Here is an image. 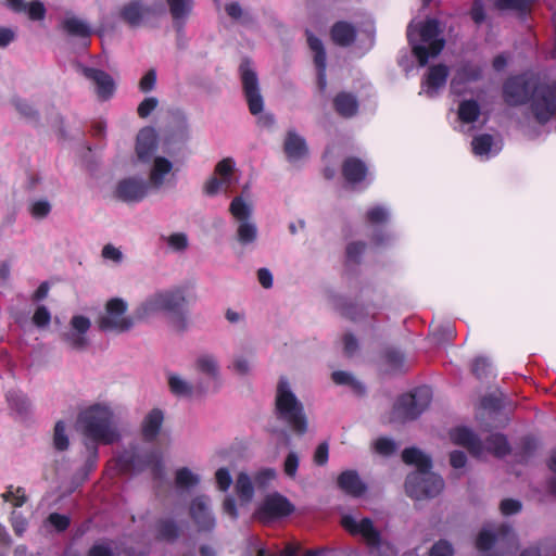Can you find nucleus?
I'll list each match as a JSON object with an SVG mask.
<instances>
[{
  "label": "nucleus",
  "mask_w": 556,
  "mask_h": 556,
  "mask_svg": "<svg viewBox=\"0 0 556 556\" xmlns=\"http://www.w3.org/2000/svg\"><path fill=\"white\" fill-rule=\"evenodd\" d=\"M137 455L135 453L125 452L117 459V466L122 472H130L136 469Z\"/></svg>",
  "instance_id": "603ef678"
},
{
  "label": "nucleus",
  "mask_w": 556,
  "mask_h": 556,
  "mask_svg": "<svg viewBox=\"0 0 556 556\" xmlns=\"http://www.w3.org/2000/svg\"><path fill=\"white\" fill-rule=\"evenodd\" d=\"M402 460L408 466H415V472L427 473L432 468V460L430 456L414 446L403 450Z\"/></svg>",
  "instance_id": "4be33fe9"
},
{
  "label": "nucleus",
  "mask_w": 556,
  "mask_h": 556,
  "mask_svg": "<svg viewBox=\"0 0 556 556\" xmlns=\"http://www.w3.org/2000/svg\"><path fill=\"white\" fill-rule=\"evenodd\" d=\"M331 38L339 46H350L356 38V30L346 22H338L331 28Z\"/></svg>",
  "instance_id": "393cba45"
},
{
  "label": "nucleus",
  "mask_w": 556,
  "mask_h": 556,
  "mask_svg": "<svg viewBox=\"0 0 556 556\" xmlns=\"http://www.w3.org/2000/svg\"><path fill=\"white\" fill-rule=\"evenodd\" d=\"M175 482L178 488H191L199 483V477L187 468L182 467L176 471Z\"/></svg>",
  "instance_id": "79ce46f5"
},
{
  "label": "nucleus",
  "mask_w": 556,
  "mask_h": 556,
  "mask_svg": "<svg viewBox=\"0 0 556 556\" xmlns=\"http://www.w3.org/2000/svg\"><path fill=\"white\" fill-rule=\"evenodd\" d=\"M157 147V135L154 128L146 127L137 136L136 152L138 159L148 161L155 152Z\"/></svg>",
  "instance_id": "a211bd4d"
},
{
  "label": "nucleus",
  "mask_w": 556,
  "mask_h": 556,
  "mask_svg": "<svg viewBox=\"0 0 556 556\" xmlns=\"http://www.w3.org/2000/svg\"><path fill=\"white\" fill-rule=\"evenodd\" d=\"M437 20H427L418 27H408L407 36L420 66H425L430 58L437 56L444 48V39Z\"/></svg>",
  "instance_id": "20e7f679"
},
{
  "label": "nucleus",
  "mask_w": 556,
  "mask_h": 556,
  "mask_svg": "<svg viewBox=\"0 0 556 556\" xmlns=\"http://www.w3.org/2000/svg\"><path fill=\"white\" fill-rule=\"evenodd\" d=\"M195 368L199 372L207 376L219 384V366L211 355H204L197 359Z\"/></svg>",
  "instance_id": "2f4dec72"
},
{
  "label": "nucleus",
  "mask_w": 556,
  "mask_h": 556,
  "mask_svg": "<svg viewBox=\"0 0 556 556\" xmlns=\"http://www.w3.org/2000/svg\"><path fill=\"white\" fill-rule=\"evenodd\" d=\"M229 211L235 218L241 220L237 230L238 240L242 244L253 242L256 239L257 231L255 225L247 220L251 214L250 206L242 198L237 197L231 201Z\"/></svg>",
  "instance_id": "9d476101"
},
{
  "label": "nucleus",
  "mask_w": 556,
  "mask_h": 556,
  "mask_svg": "<svg viewBox=\"0 0 556 556\" xmlns=\"http://www.w3.org/2000/svg\"><path fill=\"white\" fill-rule=\"evenodd\" d=\"M70 441L65 433V424L63 420L56 421L53 433V446L56 451L63 452L68 448Z\"/></svg>",
  "instance_id": "37998d69"
},
{
  "label": "nucleus",
  "mask_w": 556,
  "mask_h": 556,
  "mask_svg": "<svg viewBox=\"0 0 556 556\" xmlns=\"http://www.w3.org/2000/svg\"><path fill=\"white\" fill-rule=\"evenodd\" d=\"M148 193V185L143 180L128 178L121 180L116 187L115 195L124 202H138Z\"/></svg>",
  "instance_id": "4468645a"
},
{
  "label": "nucleus",
  "mask_w": 556,
  "mask_h": 556,
  "mask_svg": "<svg viewBox=\"0 0 556 556\" xmlns=\"http://www.w3.org/2000/svg\"><path fill=\"white\" fill-rule=\"evenodd\" d=\"M48 520L58 531H65L71 523V520L67 516L61 515L59 513L50 514Z\"/></svg>",
  "instance_id": "052dcab7"
},
{
  "label": "nucleus",
  "mask_w": 556,
  "mask_h": 556,
  "mask_svg": "<svg viewBox=\"0 0 556 556\" xmlns=\"http://www.w3.org/2000/svg\"><path fill=\"white\" fill-rule=\"evenodd\" d=\"M453 546L445 540H440L433 544L429 556H453Z\"/></svg>",
  "instance_id": "4d7b16f0"
},
{
  "label": "nucleus",
  "mask_w": 556,
  "mask_h": 556,
  "mask_svg": "<svg viewBox=\"0 0 556 556\" xmlns=\"http://www.w3.org/2000/svg\"><path fill=\"white\" fill-rule=\"evenodd\" d=\"M173 168V164L165 157L159 156L155 157L151 173H150V181L155 187L159 188L164 182V177L167 175Z\"/></svg>",
  "instance_id": "7c9ffc66"
},
{
  "label": "nucleus",
  "mask_w": 556,
  "mask_h": 556,
  "mask_svg": "<svg viewBox=\"0 0 556 556\" xmlns=\"http://www.w3.org/2000/svg\"><path fill=\"white\" fill-rule=\"evenodd\" d=\"M90 326H91V323H90L89 318H87L85 316L76 315V316L72 317L71 329L75 334L78 336V339H77L78 343H84V341L80 337L89 330Z\"/></svg>",
  "instance_id": "de8ad7c7"
},
{
  "label": "nucleus",
  "mask_w": 556,
  "mask_h": 556,
  "mask_svg": "<svg viewBox=\"0 0 556 556\" xmlns=\"http://www.w3.org/2000/svg\"><path fill=\"white\" fill-rule=\"evenodd\" d=\"M285 152L289 160L296 161L307 152L305 140L293 131H289L285 141Z\"/></svg>",
  "instance_id": "a878e982"
},
{
  "label": "nucleus",
  "mask_w": 556,
  "mask_h": 556,
  "mask_svg": "<svg viewBox=\"0 0 556 556\" xmlns=\"http://www.w3.org/2000/svg\"><path fill=\"white\" fill-rule=\"evenodd\" d=\"M375 451L382 456H391L396 451V443L386 437L379 438L375 442Z\"/></svg>",
  "instance_id": "8fccbe9b"
},
{
  "label": "nucleus",
  "mask_w": 556,
  "mask_h": 556,
  "mask_svg": "<svg viewBox=\"0 0 556 556\" xmlns=\"http://www.w3.org/2000/svg\"><path fill=\"white\" fill-rule=\"evenodd\" d=\"M235 489L241 501L249 502L253 497L254 488L251 478L245 472H240L238 475Z\"/></svg>",
  "instance_id": "4c0bfd02"
},
{
  "label": "nucleus",
  "mask_w": 556,
  "mask_h": 556,
  "mask_svg": "<svg viewBox=\"0 0 556 556\" xmlns=\"http://www.w3.org/2000/svg\"><path fill=\"white\" fill-rule=\"evenodd\" d=\"M365 542L372 547H378L381 544V533L375 528L370 518H363L358 522V533Z\"/></svg>",
  "instance_id": "c756f323"
},
{
  "label": "nucleus",
  "mask_w": 556,
  "mask_h": 556,
  "mask_svg": "<svg viewBox=\"0 0 556 556\" xmlns=\"http://www.w3.org/2000/svg\"><path fill=\"white\" fill-rule=\"evenodd\" d=\"M294 510V506L283 495L273 493L267 495L257 510L260 520H273L287 517Z\"/></svg>",
  "instance_id": "9b49d317"
},
{
  "label": "nucleus",
  "mask_w": 556,
  "mask_h": 556,
  "mask_svg": "<svg viewBox=\"0 0 556 556\" xmlns=\"http://www.w3.org/2000/svg\"><path fill=\"white\" fill-rule=\"evenodd\" d=\"M83 74L86 78L90 79L97 87V93L102 99L110 98L115 90L113 78L105 72L85 67Z\"/></svg>",
  "instance_id": "f3484780"
},
{
  "label": "nucleus",
  "mask_w": 556,
  "mask_h": 556,
  "mask_svg": "<svg viewBox=\"0 0 556 556\" xmlns=\"http://www.w3.org/2000/svg\"><path fill=\"white\" fill-rule=\"evenodd\" d=\"M164 412L161 408L151 409L141 421V437L147 443L154 442L161 433L164 424Z\"/></svg>",
  "instance_id": "2eb2a0df"
},
{
  "label": "nucleus",
  "mask_w": 556,
  "mask_h": 556,
  "mask_svg": "<svg viewBox=\"0 0 556 556\" xmlns=\"http://www.w3.org/2000/svg\"><path fill=\"white\" fill-rule=\"evenodd\" d=\"M539 447L538 441L532 437H523L515 452V457L521 464L534 456Z\"/></svg>",
  "instance_id": "473e14b6"
},
{
  "label": "nucleus",
  "mask_w": 556,
  "mask_h": 556,
  "mask_svg": "<svg viewBox=\"0 0 556 556\" xmlns=\"http://www.w3.org/2000/svg\"><path fill=\"white\" fill-rule=\"evenodd\" d=\"M240 73L249 110L256 115L263 110V98L260 93L256 73L252 70L249 61L241 63Z\"/></svg>",
  "instance_id": "1a4fd4ad"
},
{
  "label": "nucleus",
  "mask_w": 556,
  "mask_h": 556,
  "mask_svg": "<svg viewBox=\"0 0 556 556\" xmlns=\"http://www.w3.org/2000/svg\"><path fill=\"white\" fill-rule=\"evenodd\" d=\"M496 9L501 11H515L525 14L533 0H492Z\"/></svg>",
  "instance_id": "ea45409f"
},
{
  "label": "nucleus",
  "mask_w": 556,
  "mask_h": 556,
  "mask_svg": "<svg viewBox=\"0 0 556 556\" xmlns=\"http://www.w3.org/2000/svg\"><path fill=\"white\" fill-rule=\"evenodd\" d=\"M127 303L119 298L111 299L105 304V312L98 319L103 331L125 332L132 328L135 320L126 315Z\"/></svg>",
  "instance_id": "6e6552de"
},
{
  "label": "nucleus",
  "mask_w": 556,
  "mask_h": 556,
  "mask_svg": "<svg viewBox=\"0 0 556 556\" xmlns=\"http://www.w3.org/2000/svg\"><path fill=\"white\" fill-rule=\"evenodd\" d=\"M328 456H329V446H328V443L327 442H321L315 453H314V463L317 465V466H324L327 464L328 462Z\"/></svg>",
  "instance_id": "e2e57ef3"
},
{
  "label": "nucleus",
  "mask_w": 556,
  "mask_h": 556,
  "mask_svg": "<svg viewBox=\"0 0 556 556\" xmlns=\"http://www.w3.org/2000/svg\"><path fill=\"white\" fill-rule=\"evenodd\" d=\"M187 303L181 290L157 292L148 298L135 313L139 320L148 319L159 312H175Z\"/></svg>",
  "instance_id": "423d86ee"
},
{
  "label": "nucleus",
  "mask_w": 556,
  "mask_h": 556,
  "mask_svg": "<svg viewBox=\"0 0 556 556\" xmlns=\"http://www.w3.org/2000/svg\"><path fill=\"white\" fill-rule=\"evenodd\" d=\"M149 13L150 8L144 7L139 0L125 3L119 10L121 18L131 27L139 26Z\"/></svg>",
  "instance_id": "aec40b11"
},
{
  "label": "nucleus",
  "mask_w": 556,
  "mask_h": 556,
  "mask_svg": "<svg viewBox=\"0 0 556 556\" xmlns=\"http://www.w3.org/2000/svg\"><path fill=\"white\" fill-rule=\"evenodd\" d=\"M215 479H216L217 488L222 492H226L232 483V478L230 476V472L225 467L217 469V471L215 472Z\"/></svg>",
  "instance_id": "6e6d98bb"
},
{
  "label": "nucleus",
  "mask_w": 556,
  "mask_h": 556,
  "mask_svg": "<svg viewBox=\"0 0 556 556\" xmlns=\"http://www.w3.org/2000/svg\"><path fill=\"white\" fill-rule=\"evenodd\" d=\"M28 17L33 21H41L46 16V8L40 1H31L26 5Z\"/></svg>",
  "instance_id": "864d4df0"
},
{
  "label": "nucleus",
  "mask_w": 556,
  "mask_h": 556,
  "mask_svg": "<svg viewBox=\"0 0 556 556\" xmlns=\"http://www.w3.org/2000/svg\"><path fill=\"white\" fill-rule=\"evenodd\" d=\"M496 540L497 536L495 533L489 530H482L476 539V547L480 552H488L495 545Z\"/></svg>",
  "instance_id": "49530a36"
},
{
  "label": "nucleus",
  "mask_w": 556,
  "mask_h": 556,
  "mask_svg": "<svg viewBox=\"0 0 556 556\" xmlns=\"http://www.w3.org/2000/svg\"><path fill=\"white\" fill-rule=\"evenodd\" d=\"M493 144V138L490 135H480L472 139L471 146L476 155H486Z\"/></svg>",
  "instance_id": "a18cd8bd"
},
{
  "label": "nucleus",
  "mask_w": 556,
  "mask_h": 556,
  "mask_svg": "<svg viewBox=\"0 0 556 556\" xmlns=\"http://www.w3.org/2000/svg\"><path fill=\"white\" fill-rule=\"evenodd\" d=\"M33 324L38 328H46L50 325L51 321V313L45 305H39L34 315H33Z\"/></svg>",
  "instance_id": "3c124183"
},
{
  "label": "nucleus",
  "mask_w": 556,
  "mask_h": 556,
  "mask_svg": "<svg viewBox=\"0 0 556 556\" xmlns=\"http://www.w3.org/2000/svg\"><path fill=\"white\" fill-rule=\"evenodd\" d=\"M338 488L349 496L361 497L367 490L356 470L342 471L337 479Z\"/></svg>",
  "instance_id": "dca6fc26"
},
{
  "label": "nucleus",
  "mask_w": 556,
  "mask_h": 556,
  "mask_svg": "<svg viewBox=\"0 0 556 556\" xmlns=\"http://www.w3.org/2000/svg\"><path fill=\"white\" fill-rule=\"evenodd\" d=\"M168 387L170 392L178 397H190L193 394V386L177 375H169Z\"/></svg>",
  "instance_id": "f704fd0d"
},
{
  "label": "nucleus",
  "mask_w": 556,
  "mask_h": 556,
  "mask_svg": "<svg viewBox=\"0 0 556 556\" xmlns=\"http://www.w3.org/2000/svg\"><path fill=\"white\" fill-rule=\"evenodd\" d=\"M156 81V73L154 70H150L139 83V88L142 92H148L152 90L155 86Z\"/></svg>",
  "instance_id": "69168bd1"
},
{
  "label": "nucleus",
  "mask_w": 556,
  "mask_h": 556,
  "mask_svg": "<svg viewBox=\"0 0 556 556\" xmlns=\"http://www.w3.org/2000/svg\"><path fill=\"white\" fill-rule=\"evenodd\" d=\"M485 448L495 457L503 458L510 453V445L506 435L494 433L486 438Z\"/></svg>",
  "instance_id": "cd10ccee"
},
{
  "label": "nucleus",
  "mask_w": 556,
  "mask_h": 556,
  "mask_svg": "<svg viewBox=\"0 0 556 556\" xmlns=\"http://www.w3.org/2000/svg\"><path fill=\"white\" fill-rule=\"evenodd\" d=\"M366 218L370 224H381L388 219V212L382 206H374L367 211Z\"/></svg>",
  "instance_id": "13d9d810"
},
{
  "label": "nucleus",
  "mask_w": 556,
  "mask_h": 556,
  "mask_svg": "<svg viewBox=\"0 0 556 556\" xmlns=\"http://www.w3.org/2000/svg\"><path fill=\"white\" fill-rule=\"evenodd\" d=\"M431 399L432 391L427 386L400 395L390 412V422L404 424L417 419L428 408Z\"/></svg>",
  "instance_id": "39448f33"
},
{
  "label": "nucleus",
  "mask_w": 556,
  "mask_h": 556,
  "mask_svg": "<svg viewBox=\"0 0 556 556\" xmlns=\"http://www.w3.org/2000/svg\"><path fill=\"white\" fill-rule=\"evenodd\" d=\"M157 106V99L156 98H153V97H150V98H146L138 106V115L142 118H146L150 115V113L152 111L155 110V108Z\"/></svg>",
  "instance_id": "680f3d73"
},
{
  "label": "nucleus",
  "mask_w": 556,
  "mask_h": 556,
  "mask_svg": "<svg viewBox=\"0 0 556 556\" xmlns=\"http://www.w3.org/2000/svg\"><path fill=\"white\" fill-rule=\"evenodd\" d=\"M206 496L200 495L194 497L190 504V517L200 532H211L215 528V518L208 508Z\"/></svg>",
  "instance_id": "f8f14e48"
},
{
  "label": "nucleus",
  "mask_w": 556,
  "mask_h": 556,
  "mask_svg": "<svg viewBox=\"0 0 556 556\" xmlns=\"http://www.w3.org/2000/svg\"><path fill=\"white\" fill-rule=\"evenodd\" d=\"M521 503L514 498H505L501 502L500 509L505 516H510L521 510Z\"/></svg>",
  "instance_id": "bf43d9fd"
},
{
  "label": "nucleus",
  "mask_w": 556,
  "mask_h": 556,
  "mask_svg": "<svg viewBox=\"0 0 556 556\" xmlns=\"http://www.w3.org/2000/svg\"><path fill=\"white\" fill-rule=\"evenodd\" d=\"M77 424L89 443L112 444L119 438L113 427V413L100 404L92 405L81 412Z\"/></svg>",
  "instance_id": "7ed1b4c3"
},
{
  "label": "nucleus",
  "mask_w": 556,
  "mask_h": 556,
  "mask_svg": "<svg viewBox=\"0 0 556 556\" xmlns=\"http://www.w3.org/2000/svg\"><path fill=\"white\" fill-rule=\"evenodd\" d=\"M307 42L312 51L315 52L314 62L318 70V84L320 89L326 88V52L320 39L307 31Z\"/></svg>",
  "instance_id": "412c9836"
},
{
  "label": "nucleus",
  "mask_w": 556,
  "mask_h": 556,
  "mask_svg": "<svg viewBox=\"0 0 556 556\" xmlns=\"http://www.w3.org/2000/svg\"><path fill=\"white\" fill-rule=\"evenodd\" d=\"M366 244L364 242H353L346 248V256L350 261L357 262L358 256L365 251Z\"/></svg>",
  "instance_id": "338daca9"
},
{
  "label": "nucleus",
  "mask_w": 556,
  "mask_h": 556,
  "mask_svg": "<svg viewBox=\"0 0 556 556\" xmlns=\"http://www.w3.org/2000/svg\"><path fill=\"white\" fill-rule=\"evenodd\" d=\"M275 415L291 431L303 435L307 431V417L303 404L291 391L286 378H280L276 388Z\"/></svg>",
  "instance_id": "f03ea898"
},
{
  "label": "nucleus",
  "mask_w": 556,
  "mask_h": 556,
  "mask_svg": "<svg viewBox=\"0 0 556 556\" xmlns=\"http://www.w3.org/2000/svg\"><path fill=\"white\" fill-rule=\"evenodd\" d=\"M61 26L67 35L73 37L88 38L91 35L90 26L75 16L64 18Z\"/></svg>",
  "instance_id": "bb28decb"
},
{
  "label": "nucleus",
  "mask_w": 556,
  "mask_h": 556,
  "mask_svg": "<svg viewBox=\"0 0 556 556\" xmlns=\"http://www.w3.org/2000/svg\"><path fill=\"white\" fill-rule=\"evenodd\" d=\"M4 502H10L14 507H22L27 501L25 490L21 486L14 490L13 485H10L8 490L2 494Z\"/></svg>",
  "instance_id": "c03bdc74"
},
{
  "label": "nucleus",
  "mask_w": 556,
  "mask_h": 556,
  "mask_svg": "<svg viewBox=\"0 0 556 556\" xmlns=\"http://www.w3.org/2000/svg\"><path fill=\"white\" fill-rule=\"evenodd\" d=\"M87 556H113V553L109 545L97 543L89 548Z\"/></svg>",
  "instance_id": "774afa93"
},
{
  "label": "nucleus",
  "mask_w": 556,
  "mask_h": 556,
  "mask_svg": "<svg viewBox=\"0 0 556 556\" xmlns=\"http://www.w3.org/2000/svg\"><path fill=\"white\" fill-rule=\"evenodd\" d=\"M336 112L343 117H352L358 110L356 97L349 92H340L333 99Z\"/></svg>",
  "instance_id": "b1692460"
},
{
  "label": "nucleus",
  "mask_w": 556,
  "mask_h": 556,
  "mask_svg": "<svg viewBox=\"0 0 556 556\" xmlns=\"http://www.w3.org/2000/svg\"><path fill=\"white\" fill-rule=\"evenodd\" d=\"M180 535V528L173 519H160L156 522V539L160 541L174 542Z\"/></svg>",
  "instance_id": "c85d7f7f"
},
{
  "label": "nucleus",
  "mask_w": 556,
  "mask_h": 556,
  "mask_svg": "<svg viewBox=\"0 0 556 556\" xmlns=\"http://www.w3.org/2000/svg\"><path fill=\"white\" fill-rule=\"evenodd\" d=\"M342 174L346 181L351 184L361 182L367 174L365 163L357 157H349L343 162Z\"/></svg>",
  "instance_id": "5701e85b"
},
{
  "label": "nucleus",
  "mask_w": 556,
  "mask_h": 556,
  "mask_svg": "<svg viewBox=\"0 0 556 556\" xmlns=\"http://www.w3.org/2000/svg\"><path fill=\"white\" fill-rule=\"evenodd\" d=\"M383 358L390 372H403L406 370L405 356L402 350H386Z\"/></svg>",
  "instance_id": "72a5a7b5"
},
{
  "label": "nucleus",
  "mask_w": 556,
  "mask_h": 556,
  "mask_svg": "<svg viewBox=\"0 0 556 556\" xmlns=\"http://www.w3.org/2000/svg\"><path fill=\"white\" fill-rule=\"evenodd\" d=\"M233 161L230 157L224 159L217 163L215 174L220 176L224 186L228 188L232 184Z\"/></svg>",
  "instance_id": "a19ab883"
},
{
  "label": "nucleus",
  "mask_w": 556,
  "mask_h": 556,
  "mask_svg": "<svg viewBox=\"0 0 556 556\" xmlns=\"http://www.w3.org/2000/svg\"><path fill=\"white\" fill-rule=\"evenodd\" d=\"M9 406L20 415L26 414L29 409L28 399L21 392L9 391L5 395Z\"/></svg>",
  "instance_id": "58836bf2"
},
{
  "label": "nucleus",
  "mask_w": 556,
  "mask_h": 556,
  "mask_svg": "<svg viewBox=\"0 0 556 556\" xmlns=\"http://www.w3.org/2000/svg\"><path fill=\"white\" fill-rule=\"evenodd\" d=\"M471 371L478 379H483L492 374V367L486 358L477 357L472 363Z\"/></svg>",
  "instance_id": "09e8293b"
},
{
  "label": "nucleus",
  "mask_w": 556,
  "mask_h": 556,
  "mask_svg": "<svg viewBox=\"0 0 556 556\" xmlns=\"http://www.w3.org/2000/svg\"><path fill=\"white\" fill-rule=\"evenodd\" d=\"M175 21H185L192 11V0H166Z\"/></svg>",
  "instance_id": "c9c22d12"
},
{
  "label": "nucleus",
  "mask_w": 556,
  "mask_h": 556,
  "mask_svg": "<svg viewBox=\"0 0 556 556\" xmlns=\"http://www.w3.org/2000/svg\"><path fill=\"white\" fill-rule=\"evenodd\" d=\"M455 330L450 325L440 328V334L433 332V338L438 337L437 344H448L450 341L454 338Z\"/></svg>",
  "instance_id": "0e129e2a"
},
{
  "label": "nucleus",
  "mask_w": 556,
  "mask_h": 556,
  "mask_svg": "<svg viewBox=\"0 0 556 556\" xmlns=\"http://www.w3.org/2000/svg\"><path fill=\"white\" fill-rule=\"evenodd\" d=\"M532 98V110L541 124L556 116V83L553 86H539L534 75H520L508 79L504 85V98L509 105H518Z\"/></svg>",
  "instance_id": "f257e3e1"
},
{
  "label": "nucleus",
  "mask_w": 556,
  "mask_h": 556,
  "mask_svg": "<svg viewBox=\"0 0 556 556\" xmlns=\"http://www.w3.org/2000/svg\"><path fill=\"white\" fill-rule=\"evenodd\" d=\"M480 106L475 100H465L459 104L458 117L463 123L469 124L478 119Z\"/></svg>",
  "instance_id": "e433bc0d"
},
{
  "label": "nucleus",
  "mask_w": 556,
  "mask_h": 556,
  "mask_svg": "<svg viewBox=\"0 0 556 556\" xmlns=\"http://www.w3.org/2000/svg\"><path fill=\"white\" fill-rule=\"evenodd\" d=\"M299 456L295 452H290L283 463V471L289 478H294L299 468Z\"/></svg>",
  "instance_id": "5fc2aeb1"
},
{
  "label": "nucleus",
  "mask_w": 556,
  "mask_h": 556,
  "mask_svg": "<svg viewBox=\"0 0 556 556\" xmlns=\"http://www.w3.org/2000/svg\"><path fill=\"white\" fill-rule=\"evenodd\" d=\"M450 438L455 445L466 447L472 456L483 453V444L479 437L467 427H457L450 431Z\"/></svg>",
  "instance_id": "ddd939ff"
},
{
  "label": "nucleus",
  "mask_w": 556,
  "mask_h": 556,
  "mask_svg": "<svg viewBox=\"0 0 556 556\" xmlns=\"http://www.w3.org/2000/svg\"><path fill=\"white\" fill-rule=\"evenodd\" d=\"M406 494L417 501L433 498L444 489L442 477L433 472H410L405 480Z\"/></svg>",
  "instance_id": "0eeeda50"
},
{
  "label": "nucleus",
  "mask_w": 556,
  "mask_h": 556,
  "mask_svg": "<svg viewBox=\"0 0 556 556\" xmlns=\"http://www.w3.org/2000/svg\"><path fill=\"white\" fill-rule=\"evenodd\" d=\"M447 76L448 68L445 65L431 66L422 81V91L429 97H433L445 85Z\"/></svg>",
  "instance_id": "6ab92c4d"
}]
</instances>
